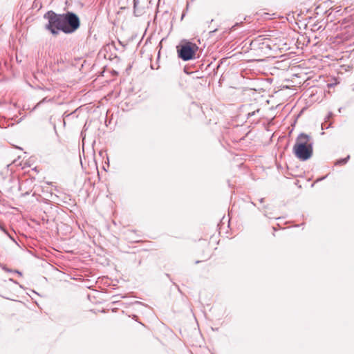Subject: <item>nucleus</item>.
<instances>
[{
    "label": "nucleus",
    "mask_w": 354,
    "mask_h": 354,
    "mask_svg": "<svg viewBox=\"0 0 354 354\" xmlns=\"http://www.w3.org/2000/svg\"><path fill=\"white\" fill-rule=\"evenodd\" d=\"M138 2L136 0H134L133 3V12L136 16H140L142 15V11L138 8Z\"/></svg>",
    "instance_id": "0eeeda50"
},
{
    "label": "nucleus",
    "mask_w": 354,
    "mask_h": 354,
    "mask_svg": "<svg viewBox=\"0 0 354 354\" xmlns=\"http://www.w3.org/2000/svg\"><path fill=\"white\" fill-rule=\"evenodd\" d=\"M46 101V98H44L41 101H40L37 104V106H39L41 103Z\"/></svg>",
    "instance_id": "9d476101"
},
{
    "label": "nucleus",
    "mask_w": 354,
    "mask_h": 354,
    "mask_svg": "<svg viewBox=\"0 0 354 354\" xmlns=\"http://www.w3.org/2000/svg\"><path fill=\"white\" fill-rule=\"evenodd\" d=\"M349 158H350V156H347L346 158H345L339 159V160H338L336 162L335 165H344V164H346V163L348 162V160H349Z\"/></svg>",
    "instance_id": "6e6552de"
},
{
    "label": "nucleus",
    "mask_w": 354,
    "mask_h": 354,
    "mask_svg": "<svg viewBox=\"0 0 354 354\" xmlns=\"http://www.w3.org/2000/svg\"><path fill=\"white\" fill-rule=\"evenodd\" d=\"M15 272L16 273H17V274H18L19 275H20V276H21V275H22L21 272H19V271H18V270H15Z\"/></svg>",
    "instance_id": "9b49d317"
},
{
    "label": "nucleus",
    "mask_w": 354,
    "mask_h": 354,
    "mask_svg": "<svg viewBox=\"0 0 354 354\" xmlns=\"http://www.w3.org/2000/svg\"><path fill=\"white\" fill-rule=\"evenodd\" d=\"M313 141L310 136L300 133L293 147V151L301 160H307L313 156Z\"/></svg>",
    "instance_id": "f257e3e1"
},
{
    "label": "nucleus",
    "mask_w": 354,
    "mask_h": 354,
    "mask_svg": "<svg viewBox=\"0 0 354 354\" xmlns=\"http://www.w3.org/2000/svg\"><path fill=\"white\" fill-rule=\"evenodd\" d=\"M10 124H12V123H10L9 120H7L6 118L4 117H0V127L1 128H6L7 127H9Z\"/></svg>",
    "instance_id": "423d86ee"
},
{
    "label": "nucleus",
    "mask_w": 354,
    "mask_h": 354,
    "mask_svg": "<svg viewBox=\"0 0 354 354\" xmlns=\"http://www.w3.org/2000/svg\"><path fill=\"white\" fill-rule=\"evenodd\" d=\"M63 26L62 31L64 33H72L80 27V19L77 15L73 12H68L63 14Z\"/></svg>",
    "instance_id": "7ed1b4c3"
},
{
    "label": "nucleus",
    "mask_w": 354,
    "mask_h": 354,
    "mask_svg": "<svg viewBox=\"0 0 354 354\" xmlns=\"http://www.w3.org/2000/svg\"><path fill=\"white\" fill-rule=\"evenodd\" d=\"M44 17L48 20L46 25V29L49 30L53 35H57L59 30L62 31L63 26V14H57L50 10L47 12Z\"/></svg>",
    "instance_id": "f03ea898"
},
{
    "label": "nucleus",
    "mask_w": 354,
    "mask_h": 354,
    "mask_svg": "<svg viewBox=\"0 0 354 354\" xmlns=\"http://www.w3.org/2000/svg\"><path fill=\"white\" fill-rule=\"evenodd\" d=\"M354 37V26H348L345 28L344 30L337 35L341 40H349Z\"/></svg>",
    "instance_id": "39448f33"
},
{
    "label": "nucleus",
    "mask_w": 354,
    "mask_h": 354,
    "mask_svg": "<svg viewBox=\"0 0 354 354\" xmlns=\"http://www.w3.org/2000/svg\"><path fill=\"white\" fill-rule=\"evenodd\" d=\"M0 229L5 233L10 238V239H12L14 242L16 243L15 239L6 231V230L0 225Z\"/></svg>",
    "instance_id": "1a4fd4ad"
},
{
    "label": "nucleus",
    "mask_w": 354,
    "mask_h": 354,
    "mask_svg": "<svg viewBox=\"0 0 354 354\" xmlns=\"http://www.w3.org/2000/svg\"><path fill=\"white\" fill-rule=\"evenodd\" d=\"M3 269L7 272H11V270L8 268H3Z\"/></svg>",
    "instance_id": "f8f14e48"
},
{
    "label": "nucleus",
    "mask_w": 354,
    "mask_h": 354,
    "mask_svg": "<svg viewBox=\"0 0 354 354\" xmlns=\"http://www.w3.org/2000/svg\"><path fill=\"white\" fill-rule=\"evenodd\" d=\"M198 48L196 44L188 42L178 49V57L184 61L192 59Z\"/></svg>",
    "instance_id": "20e7f679"
}]
</instances>
